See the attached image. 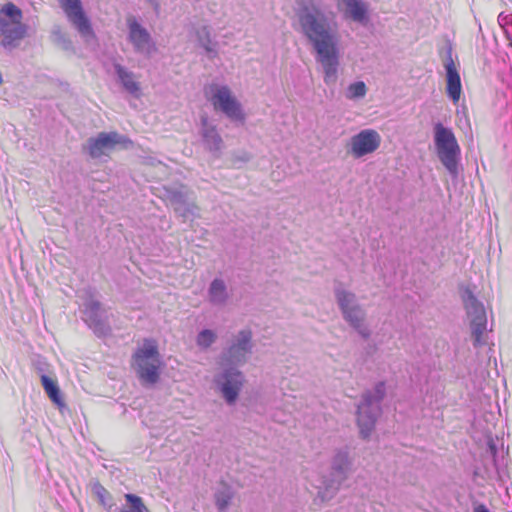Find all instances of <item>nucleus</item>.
<instances>
[{
	"label": "nucleus",
	"mask_w": 512,
	"mask_h": 512,
	"mask_svg": "<svg viewBox=\"0 0 512 512\" xmlns=\"http://www.w3.org/2000/svg\"><path fill=\"white\" fill-rule=\"evenodd\" d=\"M345 6L346 14L356 22H363L366 18L367 6L362 0H340Z\"/></svg>",
	"instance_id": "21"
},
{
	"label": "nucleus",
	"mask_w": 512,
	"mask_h": 512,
	"mask_svg": "<svg viewBox=\"0 0 512 512\" xmlns=\"http://www.w3.org/2000/svg\"><path fill=\"white\" fill-rule=\"evenodd\" d=\"M114 72L117 76L118 82L122 85L123 89L138 98L141 94L140 83L136 75L120 63H113Z\"/></svg>",
	"instance_id": "18"
},
{
	"label": "nucleus",
	"mask_w": 512,
	"mask_h": 512,
	"mask_svg": "<svg viewBox=\"0 0 512 512\" xmlns=\"http://www.w3.org/2000/svg\"><path fill=\"white\" fill-rule=\"evenodd\" d=\"M333 293L343 320L363 339H369L371 330L367 324V312L357 295L337 280L334 281Z\"/></svg>",
	"instance_id": "2"
},
{
	"label": "nucleus",
	"mask_w": 512,
	"mask_h": 512,
	"mask_svg": "<svg viewBox=\"0 0 512 512\" xmlns=\"http://www.w3.org/2000/svg\"><path fill=\"white\" fill-rule=\"evenodd\" d=\"M488 452L490 453L491 457L493 458L494 466L497 468V445L495 442L491 439L488 441Z\"/></svg>",
	"instance_id": "32"
},
{
	"label": "nucleus",
	"mask_w": 512,
	"mask_h": 512,
	"mask_svg": "<svg viewBox=\"0 0 512 512\" xmlns=\"http://www.w3.org/2000/svg\"><path fill=\"white\" fill-rule=\"evenodd\" d=\"M161 356L156 345L146 341L133 354V368L140 384L145 388L154 387L160 380Z\"/></svg>",
	"instance_id": "6"
},
{
	"label": "nucleus",
	"mask_w": 512,
	"mask_h": 512,
	"mask_svg": "<svg viewBox=\"0 0 512 512\" xmlns=\"http://www.w3.org/2000/svg\"><path fill=\"white\" fill-rule=\"evenodd\" d=\"M130 142L126 137L117 132H100L96 137L87 140L84 150L93 159L108 155L116 145Z\"/></svg>",
	"instance_id": "12"
},
{
	"label": "nucleus",
	"mask_w": 512,
	"mask_h": 512,
	"mask_svg": "<svg viewBox=\"0 0 512 512\" xmlns=\"http://www.w3.org/2000/svg\"><path fill=\"white\" fill-rule=\"evenodd\" d=\"M52 41L55 45L64 51L74 52V46L71 39L62 32L60 27H54L51 33Z\"/></svg>",
	"instance_id": "27"
},
{
	"label": "nucleus",
	"mask_w": 512,
	"mask_h": 512,
	"mask_svg": "<svg viewBox=\"0 0 512 512\" xmlns=\"http://www.w3.org/2000/svg\"><path fill=\"white\" fill-rule=\"evenodd\" d=\"M367 93L366 84L363 81L351 83L346 91V98L349 100L363 98Z\"/></svg>",
	"instance_id": "29"
},
{
	"label": "nucleus",
	"mask_w": 512,
	"mask_h": 512,
	"mask_svg": "<svg viewBox=\"0 0 512 512\" xmlns=\"http://www.w3.org/2000/svg\"><path fill=\"white\" fill-rule=\"evenodd\" d=\"M381 144V136L374 129H364L351 137L348 152L361 158L376 151Z\"/></svg>",
	"instance_id": "15"
},
{
	"label": "nucleus",
	"mask_w": 512,
	"mask_h": 512,
	"mask_svg": "<svg viewBox=\"0 0 512 512\" xmlns=\"http://www.w3.org/2000/svg\"><path fill=\"white\" fill-rule=\"evenodd\" d=\"M211 102L215 109L221 110L232 120L243 121L244 114L237 100L231 95L227 86H214Z\"/></svg>",
	"instance_id": "14"
},
{
	"label": "nucleus",
	"mask_w": 512,
	"mask_h": 512,
	"mask_svg": "<svg viewBox=\"0 0 512 512\" xmlns=\"http://www.w3.org/2000/svg\"><path fill=\"white\" fill-rule=\"evenodd\" d=\"M41 383L50 400L59 406L63 405L60 389L57 383L47 375L41 376Z\"/></svg>",
	"instance_id": "26"
},
{
	"label": "nucleus",
	"mask_w": 512,
	"mask_h": 512,
	"mask_svg": "<svg viewBox=\"0 0 512 512\" xmlns=\"http://www.w3.org/2000/svg\"><path fill=\"white\" fill-rule=\"evenodd\" d=\"M197 39L201 47H203L210 58L217 56V50L215 48L216 43H213L210 36V30L208 27L203 26L197 30Z\"/></svg>",
	"instance_id": "25"
},
{
	"label": "nucleus",
	"mask_w": 512,
	"mask_h": 512,
	"mask_svg": "<svg viewBox=\"0 0 512 512\" xmlns=\"http://www.w3.org/2000/svg\"><path fill=\"white\" fill-rule=\"evenodd\" d=\"M446 93L447 96L457 103L461 97L462 86L461 79L458 71L452 72L451 70L446 73Z\"/></svg>",
	"instance_id": "22"
},
{
	"label": "nucleus",
	"mask_w": 512,
	"mask_h": 512,
	"mask_svg": "<svg viewBox=\"0 0 512 512\" xmlns=\"http://www.w3.org/2000/svg\"><path fill=\"white\" fill-rule=\"evenodd\" d=\"M386 396V384L379 381L372 389L365 390L356 405V423L362 439H368L382 414V401Z\"/></svg>",
	"instance_id": "3"
},
{
	"label": "nucleus",
	"mask_w": 512,
	"mask_h": 512,
	"mask_svg": "<svg viewBox=\"0 0 512 512\" xmlns=\"http://www.w3.org/2000/svg\"><path fill=\"white\" fill-rule=\"evenodd\" d=\"M22 10L8 2L0 8V45L7 49H16L27 36L28 26L22 22Z\"/></svg>",
	"instance_id": "5"
},
{
	"label": "nucleus",
	"mask_w": 512,
	"mask_h": 512,
	"mask_svg": "<svg viewBox=\"0 0 512 512\" xmlns=\"http://www.w3.org/2000/svg\"><path fill=\"white\" fill-rule=\"evenodd\" d=\"M164 196L174 210L175 206L183 204L185 200L192 198L193 192L186 186L168 187L165 188Z\"/></svg>",
	"instance_id": "20"
},
{
	"label": "nucleus",
	"mask_w": 512,
	"mask_h": 512,
	"mask_svg": "<svg viewBox=\"0 0 512 512\" xmlns=\"http://www.w3.org/2000/svg\"><path fill=\"white\" fill-rule=\"evenodd\" d=\"M128 29V39L132 43L134 51L150 57L156 51V46L148 30L134 18L128 20Z\"/></svg>",
	"instance_id": "16"
},
{
	"label": "nucleus",
	"mask_w": 512,
	"mask_h": 512,
	"mask_svg": "<svg viewBox=\"0 0 512 512\" xmlns=\"http://www.w3.org/2000/svg\"><path fill=\"white\" fill-rule=\"evenodd\" d=\"M209 300L213 305H223L228 299L226 285L221 279H214L209 287Z\"/></svg>",
	"instance_id": "23"
},
{
	"label": "nucleus",
	"mask_w": 512,
	"mask_h": 512,
	"mask_svg": "<svg viewBox=\"0 0 512 512\" xmlns=\"http://www.w3.org/2000/svg\"><path fill=\"white\" fill-rule=\"evenodd\" d=\"M217 340V334L211 329L201 330L196 337V344L201 350L209 349Z\"/></svg>",
	"instance_id": "28"
},
{
	"label": "nucleus",
	"mask_w": 512,
	"mask_h": 512,
	"mask_svg": "<svg viewBox=\"0 0 512 512\" xmlns=\"http://www.w3.org/2000/svg\"><path fill=\"white\" fill-rule=\"evenodd\" d=\"M459 294L470 323L473 346L476 348L483 346L486 344L483 335L487 331V315L484 305L478 300L470 286L461 285Z\"/></svg>",
	"instance_id": "7"
},
{
	"label": "nucleus",
	"mask_w": 512,
	"mask_h": 512,
	"mask_svg": "<svg viewBox=\"0 0 512 512\" xmlns=\"http://www.w3.org/2000/svg\"><path fill=\"white\" fill-rule=\"evenodd\" d=\"M474 512H490L483 504H479L474 508Z\"/></svg>",
	"instance_id": "33"
},
{
	"label": "nucleus",
	"mask_w": 512,
	"mask_h": 512,
	"mask_svg": "<svg viewBox=\"0 0 512 512\" xmlns=\"http://www.w3.org/2000/svg\"><path fill=\"white\" fill-rule=\"evenodd\" d=\"M174 212L177 217L182 219V222L193 221L200 217V208L193 197L185 200L183 204L175 206Z\"/></svg>",
	"instance_id": "19"
},
{
	"label": "nucleus",
	"mask_w": 512,
	"mask_h": 512,
	"mask_svg": "<svg viewBox=\"0 0 512 512\" xmlns=\"http://www.w3.org/2000/svg\"><path fill=\"white\" fill-rule=\"evenodd\" d=\"M253 333L251 329H242L233 336L230 344L223 349L219 357L220 366L238 367L248 361L253 352Z\"/></svg>",
	"instance_id": "9"
},
{
	"label": "nucleus",
	"mask_w": 512,
	"mask_h": 512,
	"mask_svg": "<svg viewBox=\"0 0 512 512\" xmlns=\"http://www.w3.org/2000/svg\"><path fill=\"white\" fill-rule=\"evenodd\" d=\"M222 370L215 376V384L228 405L237 401L245 383L242 371L234 366H221Z\"/></svg>",
	"instance_id": "10"
},
{
	"label": "nucleus",
	"mask_w": 512,
	"mask_h": 512,
	"mask_svg": "<svg viewBox=\"0 0 512 512\" xmlns=\"http://www.w3.org/2000/svg\"><path fill=\"white\" fill-rule=\"evenodd\" d=\"M200 135L205 149L215 157H219L224 148V142L216 126L209 123L206 116L201 118Z\"/></svg>",
	"instance_id": "17"
},
{
	"label": "nucleus",
	"mask_w": 512,
	"mask_h": 512,
	"mask_svg": "<svg viewBox=\"0 0 512 512\" xmlns=\"http://www.w3.org/2000/svg\"><path fill=\"white\" fill-rule=\"evenodd\" d=\"M351 471L352 460L349 452L345 449L337 450L332 457L329 473L322 477L318 486L315 502L325 503L333 499Z\"/></svg>",
	"instance_id": "4"
},
{
	"label": "nucleus",
	"mask_w": 512,
	"mask_h": 512,
	"mask_svg": "<svg viewBox=\"0 0 512 512\" xmlns=\"http://www.w3.org/2000/svg\"><path fill=\"white\" fill-rule=\"evenodd\" d=\"M68 20L76 28L79 34L86 40L93 38L94 32L91 22L82 8L80 0H59Z\"/></svg>",
	"instance_id": "13"
},
{
	"label": "nucleus",
	"mask_w": 512,
	"mask_h": 512,
	"mask_svg": "<svg viewBox=\"0 0 512 512\" xmlns=\"http://www.w3.org/2000/svg\"><path fill=\"white\" fill-rule=\"evenodd\" d=\"M443 65H444L446 73L448 71H450V70L452 72L457 71L455 62H454V60L452 58V49H451V47H449L447 49L446 55H445L444 60H443Z\"/></svg>",
	"instance_id": "31"
},
{
	"label": "nucleus",
	"mask_w": 512,
	"mask_h": 512,
	"mask_svg": "<svg viewBox=\"0 0 512 512\" xmlns=\"http://www.w3.org/2000/svg\"><path fill=\"white\" fill-rule=\"evenodd\" d=\"M233 497L234 491L227 484H223L222 487L217 490L215 493V505L219 512H224L227 510Z\"/></svg>",
	"instance_id": "24"
},
{
	"label": "nucleus",
	"mask_w": 512,
	"mask_h": 512,
	"mask_svg": "<svg viewBox=\"0 0 512 512\" xmlns=\"http://www.w3.org/2000/svg\"><path fill=\"white\" fill-rule=\"evenodd\" d=\"M3 83L2 74L0 73V85Z\"/></svg>",
	"instance_id": "34"
},
{
	"label": "nucleus",
	"mask_w": 512,
	"mask_h": 512,
	"mask_svg": "<svg viewBox=\"0 0 512 512\" xmlns=\"http://www.w3.org/2000/svg\"><path fill=\"white\" fill-rule=\"evenodd\" d=\"M86 299L83 303V320L97 336H105L110 333V327L102 318L101 304L94 299V291L85 290Z\"/></svg>",
	"instance_id": "11"
},
{
	"label": "nucleus",
	"mask_w": 512,
	"mask_h": 512,
	"mask_svg": "<svg viewBox=\"0 0 512 512\" xmlns=\"http://www.w3.org/2000/svg\"><path fill=\"white\" fill-rule=\"evenodd\" d=\"M299 32L316 52L324 72V82L334 85L338 79L339 36L335 17L314 2L302 3L296 13Z\"/></svg>",
	"instance_id": "1"
},
{
	"label": "nucleus",
	"mask_w": 512,
	"mask_h": 512,
	"mask_svg": "<svg viewBox=\"0 0 512 512\" xmlns=\"http://www.w3.org/2000/svg\"><path fill=\"white\" fill-rule=\"evenodd\" d=\"M434 143L437 156L449 174L456 178L459 174L460 147L451 129L442 123L434 125Z\"/></svg>",
	"instance_id": "8"
},
{
	"label": "nucleus",
	"mask_w": 512,
	"mask_h": 512,
	"mask_svg": "<svg viewBox=\"0 0 512 512\" xmlns=\"http://www.w3.org/2000/svg\"><path fill=\"white\" fill-rule=\"evenodd\" d=\"M92 491L97 496L100 504L106 506V498L110 496L107 489L100 482L96 481L92 485Z\"/></svg>",
	"instance_id": "30"
}]
</instances>
